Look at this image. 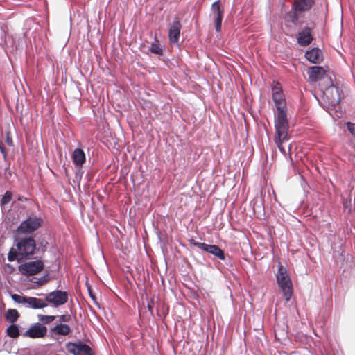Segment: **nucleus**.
<instances>
[{"mask_svg": "<svg viewBox=\"0 0 355 355\" xmlns=\"http://www.w3.org/2000/svg\"><path fill=\"white\" fill-rule=\"evenodd\" d=\"M16 247L17 249L12 248L8 254L9 261L17 260L20 262L24 259H30L37 249L36 242L31 236L20 239L17 241Z\"/></svg>", "mask_w": 355, "mask_h": 355, "instance_id": "f257e3e1", "label": "nucleus"}, {"mask_svg": "<svg viewBox=\"0 0 355 355\" xmlns=\"http://www.w3.org/2000/svg\"><path fill=\"white\" fill-rule=\"evenodd\" d=\"M275 141L278 148L284 155L286 154L282 144L289 139L288 137V121L287 113H277V118L275 121Z\"/></svg>", "mask_w": 355, "mask_h": 355, "instance_id": "f03ea898", "label": "nucleus"}, {"mask_svg": "<svg viewBox=\"0 0 355 355\" xmlns=\"http://www.w3.org/2000/svg\"><path fill=\"white\" fill-rule=\"evenodd\" d=\"M276 278L277 284L283 292L286 301L288 302L293 294V284L288 271L282 264L278 266Z\"/></svg>", "mask_w": 355, "mask_h": 355, "instance_id": "7ed1b4c3", "label": "nucleus"}, {"mask_svg": "<svg viewBox=\"0 0 355 355\" xmlns=\"http://www.w3.org/2000/svg\"><path fill=\"white\" fill-rule=\"evenodd\" d=\"M43 224V219L40 216L31 214L25 220L22 221L17 228L19 233L31 234L38 230Z\"/></svg>", "mask_w": 355, "mask_h": 355, "instance_id": "20e7f679", "label": "nucleus"}, {"mask_svg": "<svg viewBox=\"0 0 355 355\" xmlns=\"http://www.w3.org/2000/svg\"><path fill=\"white\" fill-rule=\"evenodd\" d=\"M44 265L42 261H31L19 266V270L26 276H33L43 270Z\"/></svg>", "mask_w": 355, "mask_h": 355, "instance_id": "39448f33", "label": "nucleus"}, {"mask_svg": "<svg viewBox=\"0 0 355 355\" xmlns=\"http://www.w3.org/2000/svg\"><path fill=\"white\" fill-rule=\"evenodd\" d=\"M272 100L277 109V113H286V103L284 94L279 84L272 88Z\"/></svg>", "mask_w": 355, "mask_h": 355, "instance_id": "423d86ee", "label": "nucleus"}, {"mask_svg": "<svg viewBox=\"0 0 355 355\" xmlns=\"http://www.w3.org/2000/svg\"><path fill=\"white\" fill-rule=\"evenodd\" d=\"M191 245L196 246L200 249L209 252L220 260H225V256L223 250L216 245H209L205 243H200L191 239L189 241Z\"/></svg>", "mask_w": 355, "mask_h": 355, "instance_id": "0eeeda50", "label": "nucleus"}, {"mask_svg": "<svg viewBox=\"0 0 355 355\" xmlns=\"http://www.w3.org/2000/svg\"><path fill=\"white\" fill-rule=\"evenodd\" d=\"M66 348L73 355H80L81 353L84 355H94L92 348L81 341L77 343L69 342L66 344Z\"/></svg>", "mask_w": 355, "mask_h": 355, "instance_id": "6e6552de", "label": "nucleus"}, {"mask_svg": "<svg viewBox=\"0 0 355 355\" xmlns=\"http://www.w3.org/2000/svg\"><path fill=\"white\" fill-rule=\"evenodd\" d=\"M322 92L324 101L329 105L334 106L340 101V94L338 87L335 85L326 88Z\"/></svg>", "mask_w": 355, "mask_h": 355, "instance_id": "1a4fd4ad", "label": "nucleus"}, {"mask_svg": "<svg viewBox=\"0 0 355 355\" xmlns=\"http://www.w3.org/2000/svg\"><path fill=\"white\" fill-rule=\"evenodd\" d=\"M46 300L57 307L64 304L68 301V293L60 290L54 291L46 295Z\"/></svg>", "mask_w": 355, "mask_h": 355, "instance_id": "9d476101", "label": "nucleus"}, {"mask_svg": "<svg viewBox=\"0 0 355 355\" xmlns=\"http://www.w3.org/2000/svg\"><path fill=\"white\" fill-rule=\"evenodd\" d=\"M47 333L46 327L42 326L41 324L37 323L31 326L24 334L25 337L31 338H44Z\"/></svg>", "mask_w": 355, "mask_h": 355, "instance_id": "9b49d317", "label": "nucleus"}, {"mask_svg": "<svg viewBox=\"0 0 355 355\" xmlns=\"http://www.w3.org/2000/svg\"><path fill=\"white\" fill-rule=\"evenodd\" d=\"M181 28L182 25L179 18H175L168 31V37L171 43L177 44L178 42Z\"/></svg>", "mask_w": 355, "mask_h": 355, "instance_id": "f8f14e48", "label": "nucleus"}, {"mask_svg": "<svg viewBox=\"0 0 355 355\" xmlns=\"http://www.w3.org/2000/svg\"><path fill=\"white\" fill-rule=\"evenodd\" d=\"M211 11L214 15V24L216 31L220 32L221 31V24L223 17V10L220 8V3L215 1L211 6Z\"/></svg>", "mask_w": 355, "mask_h": 355, "instance_id": "ddd939ff", "label": "nucleus"}, {"mask_svg": "<svg viewBox=\"0 0 355 355\" xmlns=\"http://www.w3.org/2000/svg\"><path fill=\"white\" fill-rule=\"evenodd\" d=\"M311 29L309 27L304 28L298 33L297 42L302 46H306L310 44L313 40Z\"/></svg>", "mask_w": 355, "mask_h": 355, "instance_id": "4468645a", "label": "nucleus"}, {"mask_svg": "<svg viewBox=\"0 0 355 355\" xmlns=\"http://www.w3.org/2000/svg\"><path fill=\"white\" fill-rule=\"evenodd\" d=\"M309 79L311 82H318L325 75L326 71L320 66L310 67L308 69Z\"/></svg>", "mask_w": 355, "mask_h": 355, "instance_id": "2eb2a0df", "label": "nucleus"}, {"mask_svg": "<svg viewBox=\"0 0 355 355\" xmlns=\"http://www.w3.org/2000/svg\"><path fill=\"white\" fill-rule=\"evenodd\" d=\"M306 58L311 62L317 64L322 60V53L318 48H313L305 53Z\"/></svg>", "mask_w": 355, "mask_h": 355, "instance_id": "dca6fc26", "label": "nucleus"}, {"mask_svg": "<svg viewBox=\"0 0 355 355\" xmlns=\"http://www.w3.org/2000/svg\"><path fill=\"white\" fill-rule=\"evenodd\" d=\"M72 159H73V164L77 167H82L86 160L85 154L83 150L81 148H76L73 150V153L72 155Z\"/></svg>", "mask_w": 355, "mask_h": 355, "instance_id": "f3484780", "label": "nucleus"}, {"mask_svg": "<svg viewBox=\"0 0 355 355\" xmlns=\"http://www.w3.org/2000/svg\"><path fill=\"white\" fill-rule=\"evenodd\" d=\"M315 0H294V8L302 12L310 10L314 4Z\"/></svg>", "mask_w": 355, "mask_h": 355, "instance_id": "a211bd4d", "label": "nucleus"}, {"mask_svg": "<svg viewBox=\"0 0 355 355\" xmlns=\"http://www.w3.org/2000/svg\"><path fill=\"white\" fill-rule=\"evenodd\" d=\"M26 304L28 306L33 309H42L47 306V304L42 299L28 297Z\"/></svg>", "mask_w": 355, "mask_h": 355, "instance_id": "6ab92c4d", "label": "nucleus"}, {"mask_svg": "<svg viewBox=\"0 0 355 355\" xmlns=\"http://www.w3.org/2000/svg\"><path fill=\"white\" fill-rule=\"evenodd\" d=\"M71 331L70 327L65 324H59L51 329V332L56 335L67 336Z\"/></svg>", "mask_w": 355, "mask_h": 355, "instance_id": "aec40b11", "label": "nucleus"}, {"mask_svg": "<svg viewBox=\"0 0 355 355\" xmlns=\"http://www.w3.org/2000/svg\"><path fill=\"white\" fill-rule=\"evenodd\" d=\"M300 12L302 11L295 10L293 6L291 10L286 13L285 19L288 22L297 25L299 22V13Z\"/></svg>", "mask_w": 355, "mask_h": 355, "instance_id": "412c9836", "label": "nucleus"}, {"mask_svg": "<svg viewBox=\"0 0 355 355\" xmlns=\"http://www.w3.org/2000/svg\"><path fill=\"white\" fill-rule=\"evenodd\" d=\"M319 87L321 92H323L326 88L334 86L333 80L330 76H329L327 73L324 76L320 79L319 81Z\"/></svg>", "mask_w": 355, "mask_h": 355, "instance_id": "4be33fe9", "label": "nucleus"}, {"mask_svg": "<svg viewBox=\"0 0 355 355\" xmlns=\"http://www.w3.org/2000/svg\"><path fill=\"white\" fill-rule=\"evenodd\" d=\"M19 317V312L16 309H10L5 313L6 320L11 323L15 322Z\"/></svg>", "mask_w": 355, "mask_h": 355, "instance_id": "5701e85b", "label": "nucleus"}, {"mask_svg": "<svg viewBox=\"0 0 355 355\" xmlns=\"http://www.w3.org/2000/svg\"><path fill=\"white\" fill-rule=\"evenodd\" d=\"M7 334L11 338H17L19 336L18 327L13 324L10 325L7 329Z\"/></svg>", "mask_w": 355, "mask_h": 355, "instance_id": "b1692460", "label": "nucleus"}, {"mask_svg": "<svg viewBox=\"0 0 355 355\" xmlns=\"http://www.w3.org/2000/svg\"><path fill=\"white\" fill-rule=\"evenodd\" d=\"M150 52L157 54V55H162L163 50L161 48L160 45L158 44V41L153 43L150 48Z\"/></svg>", "mask_w": 355, "mask_h": 355, "instance_id": "393cba45", "label": "nucleus"}, {"mask_svg": "<svg viewBox=\"0 0 355 355\" xmlns=\"http://www.w3.org/2000/svg\"><path fill=\"white\" fill-rule=\"evenodd\" d=\"M38 319L40 322L43 324H49L53 321L55 319V316L54 315H38Z\"/></svg>", "mask_w": 355, "mask_h": 355, "instance_id": "a878e982", "label": "nucleus"}, {"mask_svg": "<svg viewBox=\"0 0 355 355\" xmlns=\"http://www.w3.org/2000/svg\"><path fill=\"white\" fill-rule=\"evenodd\" d=\"M12 193L10 191H6L1 200V205L8 204L12 199Z\"/></svg>", "mask_w": 355, "mask_h": 355, "instance_id": "bb28decb", "label": "nucleus"}, {"mask_svg": "<svg viewBox=\"0 0 355 355\" xmlns=\"http://www.w3.org/2000/svg\"><path fill=\"white\" fill-rule=\"evenodd\" d=\"M27 297L25 296H21L17 294L12 295V300L17 303H26L27 302Z\"/></svg>", "mask_w": 355, "mask_h": 355, "instance_id": "cd10ccee", "label": "nucleus"}, {"mask_svg": "<svg viewBox=\"0 0 355 355\" xmlns=\"http://www.w3.org/2000/svg\"><path fill=\"white\" fill-rule=\"evenodd\" d=\"M346 125L348 131L352 134V135L355 137V123L347 122L346 123Z\"/></svg>", "mask_w": 355, "mask_h": 355, "instance_id": "c85d7f7f", "label": "nucleus"}, {"mask_svg": "<svg viewBox=\"0 0 355 355\" xmlns=\"http://www.w3.org/2000/svg\"><path fill=\"white\" fill-rule=\"evenodd\" d=\"M0 151L3 155L4 160H6L7 157H8V152H7L6 148L4 146L3 142L1 140H0Z\"/></svg>", "mask_w": 355, "mask_h": 355, "instance_id": "c756f323", "label": "nucleus"}, {"mask_svg": "<svg viewBox=\"0 0 355 355\" xmlns=\"http://www.w3.org/2000/svg\"><path fill=\"white\" fill-rule=\"evenodd\" d=\"M58 318V321L60 322H69L71 320V317L69 314L61 315H59Z\"/></svg>", "mask_w": 355, "mask_h": 355, "instance_id": "7c9ffc66", "label": "nucleus"}, {"mask_svg": "<svg viewBox=\"0 0 355 355\" xmlns=\"http://www.w3.org/2000/svg\"><path fill=\"white\" fill-rule=\"evenodd\" d=\"M6 142L9 146H13V141L9 133L6 135Z\"/></svg>", "mask_w": 355, "mask_h": 355, "instance_id": "2f4dec72", "label": "nucleus"}, {"mask_svg": "<svg viewBox=\"0 0 355 355\" xmlns=\"http://www.w3.org/2000/svg\"><path fill=\"white\" fill-rule=\"evenodd\" d=\"M87 288H88V292H89V296L91 297V298L94 301L96 302V296L94 295V294L93 293V291L91 288L90 286H87Z\"/></svg>", "mask_w": 355, "mask_h": 355, "instance_id": "473e14b6", "label": "nucleus"}, {"mask_svg": "<svg viewBox=\"0 0 355 355\" xmlns=\"http://www.w3.org/2000/svg\"><path fill=\"white\" fill-rule=\"evenodd\" d=\"M17 200L21 201V202H24V201H27L28 198L24 196H19L17 197Z\"/></svg>", "mask_w": 355, "mask_h": 355, "instance_id": "72a5a7b5", "label": "nucleus"}, {"mask_svg": "<svg viewBox=\"0 0 355 355\" xmlns=\"http://www.w3.org/2000/svg\"><path fill=\"white\" fill-rule=\"evenodd\" d=\"M148 310H149L150 312H152V311H153V305H152V304H148Z\"/></svg>", "mask_w": 355, "mask_h": 355, "instance_id": "f704fd0d", "label": "nucleus"}, {"mask_svg": "<svg viewBox=\"0 0 355 355\" xmlns=\"http://www.w3.org/2000/svg\"><path fill=\"white\" fill-rule=\"evenodd\" d=\"M47 279L46 278H44V279L41 280V284H44L47 282Z\"/></svg>", "mask_w": 355, "mask_h": 355, "instance_id": "c9c22d12", "label": "nucleus"}, {"mask_svg": "<svg viewBox=\"0 0 355 355\" xmlns=\"http://www.w3.org/2000/svg\"><path fill=\"white\" fill-rule=\"evenodd\" d=\"M343 205H344V207H347V201H345V202H344V204H343Z\"/></svg>", "mask_w": 355, "mask_h": 355, "instance_id": "e433bc0d", "label": "nucleus"}]
</instances>
